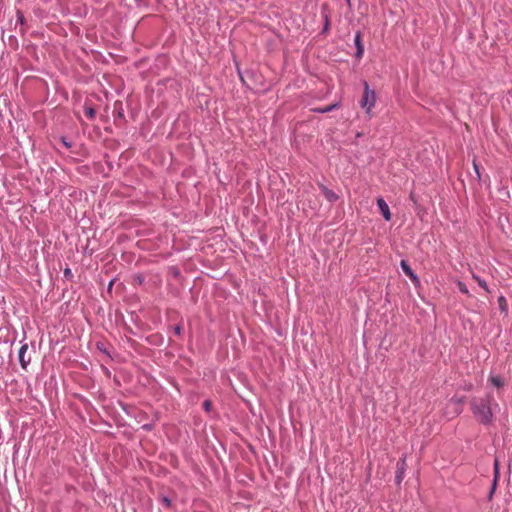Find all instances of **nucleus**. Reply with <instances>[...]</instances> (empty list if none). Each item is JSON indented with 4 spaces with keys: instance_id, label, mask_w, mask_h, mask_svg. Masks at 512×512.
<instances>
[{
    "instance_id": "obj_1",
    "label": "nucleus",
    "mask_w": 512,
    "mask_h": 512,
    "mask_svg": "<svg viewBox=\"0 0 512 512\" xmlns=\"http://www.w3.org/2000/svg\"><path fill=\"white\" fill-rule=\"evenodd\" d=\"M499 409V404L494 400L491 393H486L482 397H473L470 400V410L474 418L484 426L492 424L494 412L499 411Z\"/></svg>"
},
{
    "instance_id": "obj_2",
    "label": "nucleus",
    "mask_w": 512,
    "mask_h": 512,
    "mask_svg": "<svg viewBox=\"0 0 512 512\" xmlns=\"http://www.w3.org/2000/svg\"><path fill=\"white\" fill-rule=\"evenodd\" d=\"M377 100L376 92L372 90L367 81H364V90L363 96L360 100V106L362 109L366 111V113H370L375 106Z\"/></svg>"
},
{
    "instance_id": "obj_3",
    "label": "nucleus",
    "mask_w": 512,
    "mask_h": 512,
    "mask_svg": "<svg viewBox=\"0 0 512 512\" xmlns=\"http://www.w3.org/2000/svg\"><path fill=\"white\" fill-rule=\"evenodd\" d=\"M407 456L403 454L396 464L395 483L400 485L405 477Z\"/></svg>"
},
{
    "instance_id": "obj_4",
    "label": "nucleus",
    "mask_w": 512,
    "mask_h": 512,
    "mask_svg": "<svg viewBox=\"0 0 512 512\" xmlns=\"http://www.w3.org/2000/svg\"><path fill=\"white\" fill-rule=\"evenodd\" d=\"M400 267L404 274L410 278V280L413 282L415 286L420 285L419 277L415 274V272L412 270L411 266L406 260H401Z\"/></svg>"
},
{
    "instance_id": "obj_5",
    "label": "nucleus",
    "mask_w": 512,
    "mask_h": 512,
    "mask_svg": "<svg viewBox=\"0 0 512 512\" xmlns=\"http://www.w3.org/2000/svg\"><path fill=\"white\" fill-rule=\"evenodd\" d=\"M28 344L23 343L18 351V360L23 369H26L31 362V356H27Z\"/></svg>"
},
{
    "instance_id": "obj_6",
    "label": "nucleus",
    "mask_w": 512,
    "mask_h": 512,
    "mask_svg": "<svg viewBox=\"0 0 512 512\" xmlns=\"http://www.w3.org/2000/svg\"><path fill=\"white\" fill-rule=\"evenodd\" d=\"M377 206H378L379 211L381 212L383 218L386 221H390L391 220V212H390L388 204L382 197H379L377 199Z\"/></svg>"
},
{
    "instance_id": "obj_7",
    "label": "nucleus",
    "mask_w": 512,
    "mask_h": 512,
    "mask_svg": "<svg viewBox=\"0 0 512 512\" xmlns=\"http://www.w3.org/2000/svg\"><path fill=\"white\" fill-rule=\"evenodd\" d=\"M362 34L360 31H357L355 33V37H354V44H355V47H356V52H355V57L357 59H361L362 56H363V53H364V45L362 43Z\"/></svg>"
},
{
    "instance_id": "obj_8",
    "label": "nucleus",
    "mask_w": 512,
    "mask_h": 512,
    "mask_svg": "<svg viewBox=\"0 0 512 512\" xmlns=\"http://www.w3.org/2000/svg\"><path fill=\"white\" fill-rule=\"evenodd\" d=\"M319 188L324 195V197L331 203L336 202L339 199V196L331 189L327 188L324 184H319Z\"/></svg>"
},
{
    "instance_id": "obj_9",
    "label": "nucleus",
    "mask_w": 512,
    "mask_h": 512,
    "mask_svg": "<svg viewBox=\"0 0 512 512\" xmlns=\"http://www.w3.org/2000/svg\"><path fill=\"white\" fill-rule=\"evenodd\" d=\"M489 382L496 388H501L505 385V381L504 379L499 376V375H495V374H490L489 375Z\"/></svg>"
},
{
    "instance_id": "obj_10",
    "label": "nucleus",
    "mask_w": 512,
    "mask_h": 512,
    "mask_svg": "<svg viewBox=\"0 0 512 512\" xmlns=\"http://www.w3.org/2000/svg\"><path fill=\"white\" fill-rule=\"evenodd\" d=\"M339 107H340V102H336L334 104H331V105H328L325 107L314 108L313 111L316 113L324 114V113L331 112Z\"/></svg>"
},
{
    "instance_id": "obj_11",
    "label": "nucleus",
    "mask_w": 512,
    "mask_h": 512,
    "mask_svg": "<svg viewBox=\"0 0 512 512\" xmlns=\"http://www.w3.org/2000/svg\"><path fill=\"white\" fill-rule=\"evenodd\" d=\"M472 278L478 283V285L484 289L487 293H490V289H489V286L487 284V282L481 278L479 275L475 274V273H472Z\"/></svg>"
},
{
    "instance_id": "obj_12",
    "label": "nucleus",
    "mask_w": 512,
    "mask_h": 512,
    "mask_svg": "<svg viewBox=\"0 0 512 512\" xmlns=\"http://www.w3.org/2000/svg\"><path fill=\"white\" fill-rule=\"evenodd\" d=\"M456 284H457V288H458V290H459L461 293H463V294H465V295H467V296H471V295H470V292H469V289H468L467 285H466L464 282H462V281H457V283H456Z\"/></svg>"
},
{
    "instance_id": "obj_13",
    "label": "nucleus",
    "mask_w": 512,
    "mask_h": 512,
    "mask_svg": "<svg viewBox=\"0 0 512 512\" xmlns=\"http://www.w3.org/2000/svg\"><path fill=\"white\" fill-rule=\"evenodd\" d=\"M84 112L89 119H94L96 116V110L93 107H85Z\"/></svg>"
},
{
    "instance_id": "obj_14",
    "label": "nucleus",
    "mask_w": 512,
    "mask_h": 512,
    "mask_svg": "<svg viewBox=\"0 0 512 512\" xmlns=\"http://www.w3.org/2000/svg\"><path fill=\"white\" fill-rule=\"evenodd\" d=\"M323 18H324V26L322 29V33L325 34L329 30L330 21H329V16L326 13H323Z\"/></svg>"
},
{
    "instance_id": "obj_15",
    "label": "nucleus",
    "mask_w": 512,
    "mask_h": 512,
    "mask_svg": "<svg viewBox=\"0 0 512 512\" xmlns=\"http://www.w3.org/2000/svg\"><path fill=\"white\" fill-rule=\"evenodd\" d=\"M493 469H494V477L493 478L494 479H499L500 471H499V461H498V459L494 460Z\"/></svg>"
},
{
    "instance_id": "obj_16",
    "label": "nucleus",
    "mask_w": 512,
    "mask_h": 512,
    "mask_svg": "<svg viewBox=\"0 0 512 512\" xmlns=\"http://www.w3.org/2000/svg\"><path fill=\"white\" fill-rule=\"evenodd\" d=\"M498 479H494L492 481L491 489L488 495V499L491 500L493 497V494L495 493L496 487H497Z\"/></svg>"
},
{
    "instance_id": "obj_17",
    "label": "nucleus",
    "mask_w": 512,
    "mask_h": 512,
    "mask_svg": "<svg viewBox=\"0 0 512 512\" xmlns=\"http://www.w3.org/2000/svg\"><path fill=\"white\" fill-rule=\"evenodd\" d=\"M160 501H161V503H162L165 507H167V508L171 507L172 502H171V499H170L168 496H162V497L160 498Z\"/></svg>"
},
{
    "instance_id": "obj_18",
    "label": "nucleus",
    "mask_w": 512,
    "mask_h": 512,
    "mask_svg": "<svg viewBox=\"0 0 512 512\" xmlns=\"http://www.w3.org/2000/svg\"><path fill=\"white\" fill-rule=\"evenodd\" d=\"M473 168H474V172L476 174L477 179L481 180L480 168H479V165L477 164L476 160H473Z\"/></svg>"
},
{
    "instance_id": "obj_19",
    "label": "nucleus",
    "mask_w": 512,
    "mask_h": 512,
    "mask_svg": "<svg viewBox=\"0 0 512 512\" xmlns=\"http://www.w3.org/2000/svg\"><path fill=\"white\" fill-rule=\"evenodd\" d=\"M498 302H499L500 309L502 311H506L507 308H506V299H505V297L504 296H500L498 298Z\"/></svg>"
},
{
    "instance_id": "obj_20",
    "label": "nucleus",
    "mask_w": 512,
    "mask_h": 512,
    "mask_svg": "<svg viewBox=\"0 0 512 512\" xmlns=\"http://www.w3.org/2000/svg\"><path fill=\"white\" fill-rule=\"evenodd\" d=\"M203 409L206 411V412H210L211 409H212V402L210 400H205L203 402Z\"/></svg>"
},
{
    "instance_id": "obj_21",
    "label": "nucleus",
    "mask_w": 512,
    "mask_h": 512,
    "mask_svg": "<svg viewBox=\"0 0 512 512\" xmlns=\"http://www.w3.org/2000/svg\"><path fill=\"white\" fill-rule=\"evenodd\" d=\"M64 277L67 279H71L73 277L72 270L69 267H66L63 271Z\"/></svg>"
},
{
    "instance_id": "obj_22",
    "label": "nucleus",
    "mask_w": 512,
    "mask_h": 512,
    "mask_svg": "<svg viewBox=\"0 0 512 512\" xmlns=\"http://www.w3.org/2000/svg\"><path fill=\"white\" fill-rule=\"evenodd\" d=\"M96 347L99 351L109 355L108 351L106 350V348L102 342H97Z\"/></svg>"
},
{
    "instance_id": "obj_23",
    "label": "nucleus",
    "mask_w": 512,
    "mask_h": 512,
    "mask_svg": "<svg viewBox=\"0 0 512 512\" xmlns=\"http://www.w3.org/2000/svg\"><path fill=\"white\" fill-rule=\"evenodd\" d=\"M17 22H19L21 25L24 24L25 22V18H24V15L21 11H17Z\"/></svg>"
},
{
    "instance_id": "obj_24",
    "label": "nucleus",
    "mask_w": 512,
    "mask_h": 512,
    "mask_svg": "<svg viewBox=\"0 0 512 512\" xmlns=\"http://www.w3.org/2000/svg\"><path fill=\"white\" fill-rule=\"evenodd\" d=\"M134 281H135L137 284L141 285V284H143V283H144V276H143V275H141V274H137V275L134 277Z\"/></svg>"
},
{
    "instance_id": "obj_25",
    "label": "nucleus",
    "mask_w": 512,
    "mask_h": 512,
    "mask_svg": "<svg viewBox=\"0 0 512 512\" xmlns=\"http://www.w3.org/2000/svg\"><path fill=\"white\" fill-rule=\"evenodd\" d=\"M61 142L66 148H70L72 146V143L67 139V137L62 136Z\"/></svg>"
},
{
    "instance_id": "obj_26",
    "label": "nucleus",
    "mask_w": 512,
    "mask_h": 512,
    "mask_svg": "<svg viewBox=\"0 0 512 512\" xmlns=\"http://www.w3.org/2000/svg\"><path fill=\"white\" fill-rule=\"evenodd\" d=\"M173 330L175 335H180L182 332V327L181 325H176Z\"/></svg>"
},
{
    "instance_id": "obj_27",
    "label": "nucleus",
    "mask_w": 512,
    "mask_h": 512,
    "mask_svg": "<svg viewBox=\"0 0 512 512\" xmlns=\"http://www.w3.org/2000/svg\"><path fill=\"white\" fill-rule=\"evenodd\" d=\"M143 428H144L145 430H150V429H151V425H149V424H145V425L143 426Z\"/></svg>"
}]
</instances>
